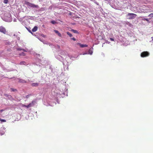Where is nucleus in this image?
I'll return each mask as SVG.
<instances>
[{"label":"nucleus","instance_id":"nucleus-5","mask_svg":"<svg viewBox=\"0 0 153 153\" xmlns=\"http://www.w3.org/2000/svg\"><path fill=\"white\" fill-rule=\"evenodd\" d=\"M19 81L18 82L20 83H26V81L22 79H21L20 78H19L18 79Z\"/></svg>","mask_w":153,"mask_h":153},{"label":"nucleus","instance_id":"nucleus-28","mask_svg":"<svg viewBox=\"0 0 153 153\" xmlns=\"http://www.w3.org/2000/svg\"><path fill=\"white\" fill-rule=\"evenodd\" d=\"M4 111V110L3 109L0 110V112H2L3 111Z\"/></svg>","mask_w":153,"mask_h":153},{"label":"nucleus","instance_id":"nucleus-12","mask_svg":"<svg viewBox=\"0 0 153 153\" xmlns=\"http://www.w3.org/2000/svg\"><path fill=\"white\" fill-rule=\"evenodd\" d=\"M10 90L11 91L14 92L17 91V90L16 89H14L13 88H10Z\"/></svg>","mask_w":153,"mask_h":153},{"label":"nucleus","instance_id":"nucleus-30","mask_svg":"<svg viewBox=\"0 0 153 153\" xmlns=\"http://www.w3.org/2000/svg\"><path fill=\"white\" fill-rule=\"evenodd\" d=\"M29 32L31 33H32V32L31 31H29Z\"/></svg>","mask_w":153,"mask_h":153},{"label":"nucleus","instance_id":"nucleus-20","mask_svg":"<svg viewBox=\"0 0 153 153\" xmlns=\"http://www.w3.org/2000/svg\"><path fill=\"white\" fill-rule=\"evenodd\" d=\"M51 22L53 24H55L56 23L55 21H51Z\"/></svg>","mask_w":153,"mask_h":153},{"label":"nucleus","instance_id":"nucleus-7","mask_svg":"<svg viewBox=\"0 0 153 153\" xmlns=\"http://www.w3.org/2000/svg\"><path fill=\"white\" fill-rule=\"evenodd\" d=\"M78 44L79 45L81 48L87 47L88 46L87 45L82 44L80 43H78Z\"/></svg>","mask_w":153,"mask_h":153},{"label":"nucleus","instance_id":"nucleus-10","mask_svg":"<svg viewBox=\"0 0 153 153\" xmlns=\"http://www.w3.org/2000/svg\"><path fill=\"white\" fill-rule=\"evenodd\" d=\"M39 85V84L37 83H33L31 84V85L33 87H36Z\"/></svg>","mask_w":153,"mask_h":153},{"label":"nucleus","instance_id":"nucleus-1","mask_svg":"<svg viewBox=\"0 0 153 153\" xmlns=\"http://www.w3.org/2000/svg\"><path fill=\"white\" fill-rule=\"evenodd\" d=\"M25 4L27 5V6L33 8H38L39 7L38 5L34 4H33L29 2L25 1Z\"/></svg>","mask_w":153,"mask_h":153},{"label":"nucleus","instance_id":"nucleus-9","mask_svg":"<svg viewBox=\"0 0 153 153\" xmlns=\"http://www.w3.org/2000/svg\"><path fill=\"white\" fill-rule=\"evenodd\" d=\"M38 29V27L36 26H35L32 29V31L33 32H36Z\"/></svg>","mask_w":153,"mask_h":153},{"label":"nucleus","instance_id":"nucleus-14","mask_svg":"<svg viewBox=\"0 0 153 153\" xmlns=\"http://www.w3.org/2000/svg\"><path fill=\"white\" fill-rule=\"evenodd\" d=\"M22 106H23V107H26L27 108H29V107H30L29 104L28 105H22Z\"/></svg>","mask_w":153,"mask_h":153},{"label":"nucleus","instance_id":"nucleus-6","mask_svg":"<svg viewBox=\"0 0 153 153\" xmlns=\"http://www.w3.org/2000/svg\"><path fill=\"white\" fill-rule=\"evenodd\" d=\"M36 102L35 100H33L29 104V105L30 107L33 106L35 104Z\"/></svg>","mask_w":153,"mask_h":153},{"label":"nucleus","instance_id":"nucleus-27","mask_svg":"<svg viewBox=\"0 0 153 153\" xmlns=\"http://www.w3.org/2000/svg\"><path fill=\"white\" fill-rule=\"evenodd\" d=\"M72 40H74V41H75V40H76V39L75 38H74H74H72Z\"/></svg>","mask_w":153,"mask_h":153},{"label":"nucleus","instance_id":"nucleus-29","mask_svg":"<svg viewBox=\"0 0 153 153\" xmlns=\"http://www.w3.org/2000/svg\"><path fill=\"white\" fill-rule=\"evenodd\" d=\"M151 38L152 39V40H153V36H152V37H151Z\"/></svg>","mask_w":153,"mask_h":153},{"label":"nucleus","instance_id":"nucleus-22","mask_svg":"<svg viewBox=\"0 0 153 153\" xmlns=\"http://www.w3.org/2000/svg\"><path fill=\"white\" fill-rule=\"evenodd\" d=\"M72 31L75 33H77V31L76 30H72Z\"/></svg>","mask_w":153,"mask_h":153},{"label":"nucleus","instance_id":"nucleus-23","mask_svg":"<svg viewBox=\"0 0 153 153\" xmlns=\"http://www.w3.org/2000/svg\"><path fill=\"white\" fill-rule=\"evenodd\" d=\"M4 95L5 96H6V97H12L11 95H8V94H4Z\"/></svg>","mask_w":153,"mask_h":153},{"label":"nucleus","instance_id":"nucleus-24","mask_svg":"<svg viewBox=\"0 0 153 153\" xmlns=\"http://www.w3.org/2000/svg\"><path fill=\"white\" fill-rule=\"evenodd\" d=\"M31 96V94H29L27 95L26 97L27 98H28L30 96Z\"/></svg>","mask_w":153,"mask_h":153},{"label":"nucleus","instance_id":"nucleus-17","mask_svg":"<svg viewBox=\"0 0 153 153\" xmlns=\"http://www.w3.org/2000/svg\"><path fill=\"white\" fill-rule=\"evenodd\" d=\"M0 121L1 122H6V120L4 119H2L0 118Z\"/></svg>","mask_w":153,"mask_h":153},{"label":"nucleus","instance_id":"nucleus-2","mask_svg":"<svg viewBox=\"0 0 153 153\" xmlns=\"http://www.w3.org/2000/svg\"><path fill=\"white\" fill-rule=\"evenodd\" d=\"M137 15L133 13H128L126 15L127 17H129L128 19H134L136 17Z\"/></svg>","mask_w":153,"mask_h":153},{"label":"nucleus","instance_id":"nucleus-4","mask_svg":"<svg viewBox=\"0 0 153 153\" xmlns=\"http://www.w3.org/2000/svg\"><path fill=\"white\" fill-rule=\"evenodd\" d=\"M0 32L5 34L6 33V30L4 27L1 26L0 27Z\"/></svg>","mask_w":153,"mask_h":153},{"label":"nucleus","instance_id":"nucleus-26","mask_svg":"<svg viewBox=\"0 0 153 153\" xmlns=\"http://www.w3.org/2000/svg\"><path fill=\"white\" fill-rule=\"evenodd\" d=\"M110 39L111 41H114V39L112 38H110Z\"/></svg>","mask_w":153,"mask_h":153},{"label":"nucleus","instance_id":"nucleus-21","mask_svg":"<svg viewBox=\"0 0 153 153\" xmlns=\"http://www.w3.org/2000/svg\"><path fill=\"white\" fill-rule=\"evenodd\" d=\"M8 2V0H4V2L5 4H7V3Z\"/></svg>","mask_w":153,"mask_h":153},{"label":"nucleus","instance_id":"nucleus-8","mask_svg":"<svg viewBox=\"0 0 153 153\" xmlns=\"http://www.w3.org/2000/svg\"><path fill=\"white\" fill-rule=\"evenodd\" d=\"M54 31L57 34L59 37L62 36L61 34L60 33H59V32L58 30H54Z\"/></svg>","mask_w":153,"mask_h":153},{"label":"nucleus","instance_id":"nucleus-16","mask_svg":"<svg viewBox=\"0 0 153 153\" xmlns=\"http://www.w3.org/2000/svg\"><path fill=\"white\" fill-rule=\"evenodd\" d=\"M67 33L68 36H70V37H71L72 36V34L69 32H67Z\"/></svg>","mask_w":153,"mask_h":153},{"label":"nucleus","instance_id":"nucleus-18","mask_svg":"<svg viewBox=\"0 0 153 153\" xmlns=\"http://www.w3.org/2000/svg\"><path fill=\"white\" fill-rule=\"evenodd\" d=\"M17 50L18 51H21V50H22V51H23L24 52L26 51H25V49H22V48H18L17 49Z\"/></svg>","mask_w":153,"mask_h":153},{"label":"nucleus","instance_id":"nucleus-15","mask_svg":"<svg viewBox=\"0 0 153 153\" xmlns=\"http://www.w3.org/2000/svg\"><path fill=\"white\" fill-rule=\"evenodd\" d=\"M148 16L150 17V18L153 17V13H151L149 14Z\"/></svg>","mask_w":153,"mask_h":153},{"label":"nucleus","instance_id":"nucleus-19","mask_svg":"<svg viewBox=\"0 0 153 153\" xmlns=\"http://www.w3.org/2000/svg\"><path fill=\"white\" fill-rule=\"evenodd\" d=\"M25 61H22V62H21L20 63V64L21 65H22V64H25Z\"/></svg>","mask_w":153,"mask_h":153},{"label":"nucleus","instance_id":"nucleus-3","mask_svg":"<svg viewBox=\"0 0 153 153\" xmlns=\"http://www.w3.org/2000/svg\"><path fill=\"white\" fill-rule=\"evenodd\" d=\"M149 55V53L147 51H144L141 54V56L142 57H144L148 56Z\"/></svg>","mask_w":153,"mask_h":153},{"label":"nucleus","instance_id":"nucleus-25","mask_svg":"<svg viewBox=\"0 0 153 153\" xmlns=\"http://www.w3.org/2000/svg\"><path fill=\"white\" fill-rule=\"evenodd\" d=\"M144 20H146L147 22H149V20H148V19H144Z\"/></svg>","mask_w":153,"mask_h":153},{"label":"nucleus","instance_id":"nucleus-11","mask_svg":"<svg viewBox=\"0 0 153 153\" xmlns=\"http://www.w3.org/2000/svg\"><path fill=\"white\" fill-rule=\"evenodd\" d=\"M88 53L89 54L91 55L93 53V51L91 49H90L88 51Z\"/></svg>","mask_w":153,"mask_h":153},{"label":"nucleus","instance_id":"nucleus-13","mask_svg":"<svg viewBox=\"0 0 153 153\" xmlns=\"http://www.w3.org/2000/svg\"><path fill=\"white\" fill-rule=\"evenodd\" d=\"M22 106H23V107H26L27 108H29V107H30L29 104L28 105H22Z\"/></svg>","mask_w":153,"mask_h":153}]
</instances>
